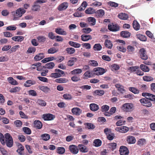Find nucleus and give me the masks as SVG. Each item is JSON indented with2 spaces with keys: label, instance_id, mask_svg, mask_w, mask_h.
Returning a JSON list of instances; mask_svg holds the SVG:
<instances>
[{
  "label": "nucleus",
  "instance_id": "680f3d73",
  "mask_svg": "<svg viewBox=\"0 0 155 155\" xmlns=\"http://www.w3.org/2000/svg\"><path fill=\"white\" fill-rule=\"evenodd\" d=\"M127 51L129 53L132 54L133 53L134 48L133 46L131 45H128L127 47Z\"/></svg>",
  "mask_w": 155,
  "mask_h": 155
},
{
  "label": "nucleus",
  "instance_id": "a878e982",
  "mask_svg": "<svg viewBox=\"0 0 155 155\" xmlns=\"http://www.w3.org/2000/svg\"><path fill=\"white\" fill-rule=\"evenodd\" d=\"M93 73V71L91 72L89 71H87L84 74V79H87L91 77L93 75H94Z\"/></svg>",
  "mask_w": 155,
  "mask_h": 155
},
{
  "label": "nucleus",
  "instance_id": "bb28decb",
  "mask_svg": "<svg viewBox=\"0 0 155 155\" xmlns=\"http://www.w3.org/2000/svg\"><path fill=\"white\" fill-rule=\"evenodd\" d=\"M12 39L15 41L21 42L24 40V37L23 36H17L12 37Z\"/></svg>",
  "mask_w": 155,
  "mask_h": 155
},
{
  "label": "nucleus",
  "instance_id": "4c0bfd02",
  "mask_svg": "<svg viewBox=\"0 0 155 155\" xmlns=\"http://www.w3.org/2000/svg\"><path fill=\"white\" fill-rule=\"evenodd\" d=\"M41 138L44 140L47 141L50 138V135L48 134H44L41 136Z\"/></svg>",
  "mask_w": 155,
  "mask_h": 155
},
{
  "label": "nucleus",
  "instance_id": "f704fd0d",
  "mask_svg": "<svg viewBox=\"0 0 155 155\" xmlns=\"http://www.w3.org/2000/svg\"><path fill=\"white\" fill-rule=\"evenodd\" d=\"M120 35L122 37L127 38L130 37V33L127 31H123L120 32Z\"/></svg>",
  "mask_w": 155,
  "mask_h": 155
},
{
  "label": "nucleus",
  "instance_id": "e2e57ef3",
  "mask_svg": "<svg viewBox=\"0 0 155 155\" xmlns=\"http://www.w3.org/2000/svg\"><path fill=\"white\" fill-rule=\"evenodd\" d=\"M92 31L91 28H85L82 29L83 33L85 34H88L90 33Z\"/></svg>",
  "mask_w": 155,
  "mask_h": 155
},
{
  "label": "nucleus",
  "instance_id": "9d476101",
  "mask_svg": "<svg viewBox=\"0 0 155 155\" xmlns=\"http://www.w3.org/2000/svg\"><path fill=\"white\" fill-rule=\"evenodd\" d=\"M129 130V128L125 126L117 127L115 128V130L116 131L122 133H125L127 132Z\"/></svg>",
  "mask_w": 155,
  "mask_h": 155
},
{
  "label": "nucleus",
  "instance_id": "39448f33",
  "mask_svg": "<svg viewBox=\"0 0 155 155\" xmlns=\"http://www.w3.org/2000/svg\"><path fill=\"white\" fill-rule=\"evenodd\" d=\"M93 74L97 75L103 74L105 72L104 69L100 67L94 68L93 70Z\"/></svg>",
  "mask_w": 155,
  "mask_h": 155
},
{
  "label": "nucleus",
  "instance_id": "c85d7f7f",
  "mask_svg": "<svg viewBox=\"0 0 155 155\" xmlns=\"http://www.w3.org/2000/svg\"><path fill=\"white\" fill-rule=\"evenodd\" d=\"M115 87L117 88L118 91L120 92L121 93H123L125 91V90L124 89V86L119 84H116L115 85Z\"/></svg>",
  "mask_w": 155,
  "mask_h": 155
},
{
  "label": "nucleus",
  "instance_id": "c9c22d12",
  "mask_svg": "<svg viewBox=\"0 0 155 155\" xmlns=\"http://www.w3.org/2000/svg\"><path fill=\"white\" fill-rule=\"evenodd\" d=\"M68 44L71 46L75 48H79L81 46L80 44L71 41H69Z\"/></svg>",
  "mask_w": 155,
  "mask_h": 155
},
{
  "label": "nucleus",
  "instance_id": "0e129e2a",
  "mask_svg": "<svg viewBox=\"0 0 155 155\" xmlns=\"http://www.w3.org/2000/svg\"><path fill=\"white\" fill-rule=\"evenodd\" d=\"M137 38L141 41H147V38L144 35H138Z\"/></svg>",
  "mask_w": 155,
  "mask_h": 155
},
{
  "label": "nucleus",
  "instance_id": "052dcab7",
  "mask_svg": "<svg viewBox=\"0 0 155 155\" xmlns=\"http://www.w3.org/2000/svg\"><path fill=\"white\" fill-rule=\"evenodd\" d=\"M62 75L59 73H58L57 72L52 73L50 75V76L54 78H57L61 77Z\"/></svg>",
  "mask_w": 155,
  "mask_h": 155
},
{
  "label": "nucleus",
  "instance_id": "f3484780",
  "mask_svg": "<svg viewBox=\"0 0 155 155\" xmlns=\"http://www.w3.org/2000/svg\"><path fill=\"white\" fill-rule=\"evenodd\" d=\"M78 150L82 153H86L88 151L87 148L85 146L82 144H79L78 146Z\"/></svg>",
  "mask_w": 155,
  "mask_h": 155
},
{
  "label": "nucleus",
  "instance_id": "6ab92c4d",
  "mask_svg": "<svg viewBox=\"0 0 155 155\" xmlns=\"http://www.w3.org/2000/svg\"><path fill=\"white\" fill-rule=\"evenodd\" d=\"M87 21L90 24L91 26H93L95 25L96 22V20L95 18L93 17H89L87 18Z\"/></svg>",
  "mask_w": 155,
  "mask_h": 155
},
{
  "label": "nucleus",
  "instance_id": "393cba45",
  "mask_svg": "<svg viewBox=\"0 0 155 155\" xmlns=\"http://www.w3.org/2000/svg\"><path fill=\"white\" fill-rule=\"evenodd\" d=\"M77 60V58L75 57L71 58L68 61L67 65L69 66H72L74 65V63Z\"/></svg>",
  "mask_w": 155,
  "mask_h": 155
},
{
  "label": "nucleus",
  "instance_id": "79ce46f5",
  "mask_svg": "<svg viewBox=\"0 0 155 155\" xmlns=\"http://www.w3.org/2000/svg\"><path fill=\"white\" fill-rule=\"evenodd\" d=\"M94 145L96 147L100 146L102 143L101 141L99 139H95L93 142Z\"/></svg>",
  "mask_w": 155,
  "mask_h": 155
},
{
  "label": "nucleus",
  "instance_id": "4d7b16f0",
  "mask_svg": "<svg viewBox=\"0 0 155 155\" xmlns=\"http://www.w3.org/2000/svg\"><path fill=\"white\" fill-rule=\"evenodd\" d=\"M125 120H123L122 119H120L118 120L116 123V125L117 126H120L123 125L125 124Z\"/></svg>",
  "mask_w": 155,
  "mask_h": 155
},
{
  "label": "nucleus",
  "instance_id": "cd10ccee",
  "mask_svg": "<svg viewBox=\"0 0 155 155\" xmlns=\"http://www.w3.org/2000/svg\"><path fill=\"white\" fill-rule=\"evenodd\" d=\"M118 17L121 19L124 20H127L128 18V16L127 14L125 13H120L118 15Z\"/></svg>",
  "mask_w": 155,
  "mask_h": 155
},
{
  "label": "nucleus",
  "instance_id": "72a5a7b5",
  "mask_svg": "<svg viewBox=\"0 0 155 155\" xmlns=\"http://www.w3.org/2000/svg\"><path fill=\"white\" fill-rule=\"evenodd\" d=\"M104 93V91L102 90H97L95 91L93 93V95L94 96H102Z\"/></svg>",
  "mask_w": 155,
  "mask_h": 155
},
{
  "label": "nucleus",
  "instance_id": "6e6d98bb",
  "mask_svg": "<svg viewBox=\"0 0 155 155\" xmlns=\"http://www.w3.org/2000/svg\"><path fill=\"white\" fill-rule=\"evenodd\" d=\"M63 97L64 98L67 100H71L72 98V95L69 94H64L63 95Z\"/></svg>",
  "mask_w": 155,
  "mask_h": 155
},
{
  "label": "nucleus",
  "instance_id": "dca6fc26",
  "mask_svg": "<svg viewBox=\"0 0 155 155\" xmlns=\"http://www.w3.org/2000/svg\"><path fill=\"white\" fill-rule=\"evenodd\" d=\"M81 40L84 41H87L92 39L91 35L86 34L82 35L81 36Z\"/></svg>",
  "mask_w": 155,
  "mask_h": 155
},
{
  "label": "nucleus",
  "instance_id": "774afa93",
  "mask_svg": "<svg viewBox=\"0 0 155 155\" xmlns=\"http://www.w3.org/2000/svg\"><path fill=\"white\" fill-rule=\"evenodd\" d=\"M82 70L79 68L75 69L71 72L73 74H80Z\"/></svg>",
  "mask_w": 155,
  "mask_h": 155
},
{
  "label": "nucleus",
  "instance_id": "a19ab883",
  "mask_svg": "<svg viewBox=\"0 0 155 155\" xmlns=\"http://www.w3.org/2000/svg\"><path fill=\"white\" fill-rule=\"evenodd\" d=\"M140 69L143 71L145 72H148L150 70L149 67L143 64H141L140 65Z\"/></svg>",
  "mask_w": 155,
  "mask_h": 155
},
{
  "label": "nucleus",
  "instance_id": "aec40b11",
  "mask_svg": "<svg viewBox=\"0 0 155 155\" xmlns=\"http://www.w3.org/2000/svg\"><path fill=\"white\" fill-rule=\"evenodd\" d=\"M34 127L38 129H41L42 127V122L39 120H35L34 123Z\"/></svg>",
  "mask_w": 155,
  "mask_h": 155
},
{
  "label": "nucleus",
  "instance_id": "473e14b6",
  "mask_svg": "<svg viewBox=\"0 0 155 155\" xmlns=\"http://www.w3.org/2000/svg\"><path fill=\"white\" fill-rule=\"evenodd\" d=\"M45 57L43 53H39L36 55L34 57V59L36 61H39Z\"/></svg>",
  "mask_w": 155,
  "mask_h": 155
},
{
  "label": "nucleus",
  "instance_id": "5701e85b",
  "mask_svg": "<svg viewBox=\"0 0 155 155\" xmlns=\"http://www.w3.org/2000/svg\"><path fill=\"white\" fill-rule=\"evenodd\" d=\"M55 32L58 34L66 35L67 33L64 29L60 28H57L55 29Z\"/></svg>",
  "mask_w": 155,
  "mask_h": 155
},
{
  "label": "nucleus",
  "instance_id": "7ed1b4c3",
  "mask_svg": "<svg viewBox=\"0 0 155 155\" xmlns=\"http://www.w3.org/2000/svg\"><path fill=\"white\" fill-rule=\"evenodd\" d=\"M139 56L141 59L147 60L148 58L146 50L143 48L140 49L139 52Z\"/></svg>",
  "mask_w": 155,
  "mask_h": 155
},
{
  "label": "nucleus",
  "instance_id": "4be33fe9",
  "mask_svg": "<svg viewBox=\"0 0 155 155\" xmlns=\"http://www.w3.org/2000/svg\"><path fill=\"white\" fill-rule=\"evenodd\" d=\"M72 112L74 114L76 115H79L81 113V110L78 107H74L71 110Z\"/></svg>",
  "mask_w": 155,
  "mask_h": 155
},
{
  "label": "nucleus",
  "instance_id": "0eeeda50",
  "mask_svg": "<svg viewBox=\"0 0 155 155\" xmlns=\"http://www.w3.org/2000/svg\"><path fill=\"white\" fill-rule=\"evenodd\" d=\"M55 117L54 115L50 114H44L42 116V118L45 120H53Z\"/></svg>",
  "mask_w": 155,
  "mask_h": 155
},
{
  "label": "nucleus",
  "instance_id": "5fc2aeb1",
  "mask_svg": "<svg viewBox=\"0 0 155 155\" xmlns=\"http://www.w3.org/2000/svg\"><path fill=\"white\" fill-rule=\"evenodd\" d=\"M139 88L142 91H144L147 90L148 87L146 84H142L139 86Z\"/></svg>",
  "mask_w": 155,
  "mask_h": 155
},
{
  "label": "nucleus",
  "instance_id": "20e7f679",
  "mask_svg": "<svg viewBox=\"0 0 155 155\" xmlns=\"http://www.w3.org/2000/svg\"><path fill=\"white\" fill-rule=\"evenodd\" d=\"M149 98H142L140 100L141 104L147 107H150L152 106V103Z\"/></svg>",
  "mask_w": 155,
  "mask_h": 155
},
{
  "label": "nucleus",
  "instance_id": "a211bd4d",
  "mask_svg": "<svg viewBox=\"0 0 155 155\" xmlns=\"http://www.w3.org/2000/svg\"><path fill=\"white\" fill-rule=\"evenodd\" d=\"M90 110L93 111H96L99 109V106L95 103H91L89 105Z\"/></svg>",
  "mask_w": 155,
  "mask_h": 155
},
{
  "label": "nucleus",
  "instance_id": "f03ea898",
  "mask_svg": "<svg viewBox=\"0 0 155 155\" xmlns=\"http://www.w3.org/2000/svg\"><path fill=\"white\" fill-rule=\"evenodd\" d=\"M25 12L26 11L23 8H20L18 9L14 14V20H17L18 18L21 17Z\"/></svg>",
  "mask_w": 155,
  "mask_h": 155
},
{
  "label": "nucleus",
  "instance_id": "338daca9",
  "mask_svg": "<svg viewBox=\"0 0 155 155\" xmlns=\"http://www.w3.org/2000/svg\"><path fill=\"white\" fill-rule=\"evenodd\" d=\"M28 94L32 96H36L37 95L36 91L33 90H31L28 91Z\"/></svg>",
  "mask_w": 155,
  "mask_h": 155
},
{
  "label": "nucleus",
  "instance_id": "603ef678",
  "mask_svg": "<svg viewBox=\"0 0 155 155\" xmlns=\"http://www.w3.org/2000/svg\"><path fill=\"white\" fill-rule=\"evenodd\" d=\"M117 145V144L116 143H109L108 146L109 148L113 150L116 148Z\"/></svg>",
  "mask_w": 155,
  "mask_h": 155
},
{
  "label": "nucleus",
  "instance_id": "09e8293b",
  "mask_svg": "<svg viewBox=\"0 0 155 155\" xmlns=\"http://www.w3.org/2000/svg\"><path fill=\"white\" fill-rule=\"evenodd\" d=\"M102 47L100 44H96L93 47V48L94 51H99L102 49Z\"/></svg>",
  "mask_w": 155,
  "mask_h": 155
},
{
  "label": "nucleus",
  "instance_id": "423d86ee",
  "mask_svg": "<svg viewBox=\"0 0 155 155\" xmlns=\"http://www.w3.org/2000/svg\"><path fill=\"white\" fill-rule=\"evenodd\" d=\"M120 155H128L129 152L127 148L125 146H121L119 149Z\"/></svg>",
  "mask_w": 155,
  "mask_h": 155
},
{
  "label": "nucleus",
  "instance_id": "c756f323",
  "mask_svg": "<svg viewBox=\"0 0 155 155\" xmlns=\"http://www.w3.org/2000/svg\"><path fill=\"white\" fill-rule=\"evenodd\" d=\"M55 65L54 63L53 62H50L46 64L43 68H45L52 69L53 68Z\"/></svg>",
  "mask_w": 155,
  "mask_h": 155
},
{
  "label": "nucleus",
  "instance_id": "4468645a",
  "mask_svg": "<svg viewBox=\"0 0 155 155\" xmlns=\"http://www.w3.org/2000/svg\"><path fill=\"white\" fill-rule=\"evenodd\" d=\"M24 149V147L21 143H19L18 145V149L17 150L16 152L20 155H23L24 154L23 151Z\"/></svg>",
  "mask_w": 155,
  "mask_h": 155
},
{
  "label": "nucleus",
  "instance_id": "864d4df0",
  "mask_svg": "<svg viewBox=\"0 0 155 155\" xmlns=\"http://www.w3.org/2000/svg\"><path fill=\"white\" fill-rule=\"evenodd\" d=\"M23 131L27 134H30L31 133V130L28 127H24L22 128Z\"/></svg>",
  "mask_w": 155,
  "mask_h": 155
},
{
  "label": "nucleus",
  "instance_id": "6e6552de",
  "mask_svg": "<svg viewBox=\"0 0 155 155\" xmlns=\"http://www.w3.org/2000/svg\"><path fill=\"white\" fill-rule=\"evenodd\" d=\"M108 28L110 31L114 32L119 31L120 28L119 26L117 24H109L108 26Z\"/></svg>",
  "mask_w": 155,
  "mask_h": 155
},
{
  "label": "nucleus",
  "instance_id": "412c9836",
  "mask_svg": "<svg viewBox=\"0 0 155 155\" xmlns=\"http://www.w3.org/2000/svg\"><path fill=\"white\" fill-rule=\"evenodd\" d=\"M36 82L35 80H31L27 81L24 84V86L26 87H29L32 85L35 84Z\"/></svg>",
  "mask_w": 155,
  "mask_h": 155
},
{
  "label": "nucleus",
  "instance_id": "ddd939ff",
  "mask_svg": "<svg viewBox=\"0 0 155 155\" xmlns=\"http://www.w3.org/2000/svg\"><path fill=\"white\" fill-rule=\"evenodd\" d=\"M95 17L97 18L102 17L105 14L104 11L102 9L97 10V11H95Z\"/></svg>",
  "mask_w": 155,
  "mask_h": 155
},
{
  "label": "nucleus",
  "instance_id": "49530a36",
  "mask_svg": "<svg viewBox=\"0 0 155 155\" xmlns=\"http://www.w3.org/2000/svg\"><path fill=\"white\" fill-rule=\"evenodd\" d=\"M40 6L37 4V3H35V2L34 5L32 6V9L35 11H38L40 9Z\"/></svg>",
  "mask_w": 155,
  "mask_h": 155
},
{
  "label": "nucleus",
  "instance_id": "37998d69",
  "mask_svg": "<svg viewBox=\"0 0 155 155\" xmlns=\"http://www.w3.org/2000/svg\"><path fill=\"white\" fill-rule=\"evenodd\" d=\"M58 51V49H57L54 47H52L48 49V54H54Z\"/></svg>",
  "mask_w": 155,
  "mask_h": 155
},
{
  "label": "nucleus",
  "instance_id": "58836bf2",
  "mask_svg": "<svg viewBox=\"0 0 155 155\" xmlns=\"http://www.w3.org/2000/svg\"><path fill=\"white\" fill-rule=\"evenodd\" d=\"M55 81L58 83H66L68 81V80L66 78H61L55 79Z\"/></svg>",
  "mask_w": 155,
  "mask_h": 155
},
{
  "label": "nucleus",
  "instance_id": "7c9ffc66",
  "mask_svg": "<svg viewBox=\"0 0 155 155\" xmlns=\"http://www.w3.org/2000/svg\"><path fill=\"white\" fill-rule=\"evenodd\" d=\"M38 87L40 90L45 93L49 92L50 90V88L45 86H39Z\"/></svg>",
  "mask_w": 155,
  "mask_h": 155
},
{
  "label": "nucleus",
  "instance_id": "bf43d9fd",
  "mask_svg": "<svg viewBox=\"0 0 155 155\" xmlns=\"http://www.w3.org/2000/svg\"><path fill=\"white\" fill-rule=\"evenodd\" d=\"M6 143L7 146L9 147H11L13 144V139L6 140Z\"/></svg>",
  "mask_w": 155,
  "mask_h": 155
},
{
  "label": "nucleus",
  "instance_id": "e433bc0d",
  "mask_svg": "<svg viewBox=\"0 0 155 155\" xmlns=\"http://www.w3.org/2000/svg\"><path fill=\"white\" fill-rule=\"evenodd\" d=\"M133 26L134 28L137 31L140 29V25L138 22L136 21H134L133 23Z\"/></svg>",
  "mask_w": 155,
  "mask_h": 155
},
{
  "label": "nucleus",
  "instance_id": "2f4dec72",
  "mask_svg": "<svg viewBox=\"0 0 155 155\" xmlns=\"http://www.w3.org/2000/svg\"><path fill=\"white\" fill-rule=\"evenodd\" d=\"M104 44L106 47L109 49L111 48L113 46L112 42L108 40H106L105 41Z\"/></svg>",
  "mask_w": 155,
  "mask_h": 155
},
{
  "label": "nucleus",
  "instance_id": "9b49d317",
  "mask_svg": "<svg viewBox=\"0 0 155 155\" xmlns=\"http://www.w3.org/2000/svg\"><path fill=\"white\" fill-rule=\"evenodd\" d=\"M142 95L143 97H145L146 98V96H148L149 97L147 98H149L151 101L155 102V95L148 93H143L142 94Z\"/></svg>",
  "mask_w": 155,
  "mask_h": 155
},
{
  "label": "nucleus",
  "instance_id": "de8ad7c7",
  "mask_svg": "<svg viewBox=\"0 0 155 155\" xmlns=\"http://www.w3.org/2000/svg\"><path fill=\"white\" fill-rule=\"evenodd\" d=\"M67 53L69 54H72L74 53L75 50L73 48H67L65 49Z\"/></svg>",
  "mask_w": 155,
  "mask_h": 155
},
{
  "label": "nucleus",
  "instance_id": "69168bd1",
  "mask_svg": "<svg viewBox=\"0 0 155 155\" xmlns=\"http://www.w3.org/2000/svg\"><path fill=\"white\" fill-rule=\"evenodd\" d=\"M14 123L17 127H21L22 124V122L19 120H17L15 121Z\"/></svg>",
  "mask_w": 155,
  "mask_h": 155
},
{
  "label": "nucleus",
  "instance_id": "8fccbe9b",
  "mask_svg": "<svg viewBox=\"0 0 155 155\" xmlns=\"http://www.w3.org/2000/svg\"><path fill=\"white\" fill-rule=\"evenodd\" d=\"M95 10L91 8H89L85 11V13L87 14L94 13Z\"/></svg>",
  "mask_w": 155,
  "mask_h": 155
},
{
  "label": "nucleus",
  "instance_id": "f257e3e1",
  "mask_svg": "<svg viewBox=\"0 0 155 155\" xmlns=\"http://www.w3.org/2000/svg\"><path fill=\"white\" fill-rule=\"evenodd\" d=\"M133 105L132 104L126 103L123 104L122 106V109L125 112H129L133 110Z\"/></svg>",
  "mask_w": 155,
  "mask_h": 155
},
{
  "label": "nucleus",
  "instance_id": "13d9d810",
  "mask_svg": "<svg viewBox=\"0 0 155 155\" xmlns=\"http://www.w3.org/2000/svg\"><path fill=\"white\" fill-rule=\"evenodd\" d=\"M21 88L20 87H16L14 88H11L10 90V92L11 93H15L19 92Z\"/></svg>",
  "mask_w": 155,
  "mask_h": 155
},
{
  "label": "nucleus",
  "instance_id": "c03bdc74",
  "mask_svg": "<svg viewBox=\"0 0 155 155\" xmlns=\"http://www.w3.org/2000/svg\"><path fill=\"white\" fill-rule=\"evenodd\" d=\"M65 152V148L63 147H58L57 150V152L59 154H63Z\"/></svg>",
  "mask_w": 155,
  "mask_h": 155
},
{
  "label": "nucleus",
  "instance_id": "3c124183",
  "mask_svg": "<svg viewBox=\"0 0 155 155\" xmlns=\"http://www.w3.org/2000/svg\"><path fill=\"white\" fill-rule=\"evenodd\" d=\"M110 108L109 106L107 105H103L101 107V110L102 112L108 111Z\"/></svg>",
  "mask_w": 155,
  "mask_h": 155
},
{
  "label": "nucleus",
  "instance_id": "f8f14e48",
  "mask_svg": "<svg viewBox=\"0 0 155 155\" xmlns=\"http://www.w3.org/2000/svg\"><path fill=\"white\" fill-rule=\"evenodd\" d=\"M68 7L67 2H64L60 4L58 7V10L59 11H62L66 9Z\"/></svg>",
  "mask_w": 155,
  "mask_h": 155
},
{
  "label": "nucleus",
  "instance_id": "ea45409f",
  "mask_svg": "<svg viewBox=\"0 0 155 155\" xmlns=\"http://www.w3.org/2000/svg\"><path fill=\"white\" fill-rule=\"evenodd\" d=\"M8 80L9 83L12 85H17L18 84V83L17 81L14 80L13 78L12 77H9L8 78Z\"/></svg>",
  "mask_w": 155,
  "mask_h": 155
},
{
  "label": "nucleus",
  "instance_id": "b1692460",
  "mask_svg": "<svg viewBox=\"0 0 155 155\" xmlns=\"http://www.w3.org/2000/svg\"><path fill=\"white\" fill-rule=\"evenodd\" d=\"M85 126V128L89 130H93L95 128V127L92 124L89 123H85L84 124Z\"/></svg>",
  "mask_w": 155,
  "mask_h": 155
},
{
  "label": "nucleus",
  "instance_id": "1a4fd4ad",
  "mask_svg": "<svg viewBox=\"0 0 155 155\" xmlns=\"http://www.w3.org/2000/svg\"><path fill=\"white\" fill-rule=\"evenodd\" d=\"M69 148L70 151L73 154H76L78 152V148L75 145H70Z\"/></svg>",
  "mask_w": 155,
  "mask_h": 155
},
{
  "label": "nucleus",
  "instance_id": "a18cd8bd",
  "mask_svg": "<svg viewBox=\"0 0 155 155\" xmlns=\"http://www.w3.org/2000/svg\"><path fill=\"white\" fill-rule=\"evenodd\" d=\"M128 89L130 91L134 94H138L139 93V90L134 87H130Z\"/></svg>",
  "mask_w": 155,
  "mask_h": 155
},
{
  "label": "nucleus",
  "instance_id": "2eb2a0df",
  "mask_svg": "<svg viewBox=\"0 0 155 155\" xmlns=\"http://www.w3.org/2000/svg\"><path fill=\"white\" fill-rule=\"evenodd\" d=\"M127 141L129 144H134L135 143L136 140L134 137L132 136H129L127 137Z\"/></svg>",
  "mask_w": 155,
  "mask_h": 155
}]
</instances>
